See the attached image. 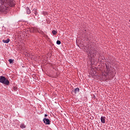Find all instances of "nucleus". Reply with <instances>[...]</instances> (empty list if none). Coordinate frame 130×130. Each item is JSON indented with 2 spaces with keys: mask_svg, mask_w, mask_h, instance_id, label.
Wrapping results in <instances>:
<instances>
[{
  "mask_svg": "<svg viewBox=\"0 0 130 130\" xmlns=\"http://www.w3.org/2000/svg\"><path fill=\"white\" fill-rule=\"evenodd\" d=\"M0 13H7L10 11L11 8H14L16 4L14 0H0Z\"/></svg>",
  "mask_w": 130,
  "mask_h": 130,
  "instance_id": "f257e3e1",
  "label": "nucleus"
},
{
  "mask_svg": "<svg viewBox=\"0 0 130 130\" xmlns=\"http://www.w3.org/2000/svg\"><path fill=\"white\" fill-rule=\"evenodd\" d=\"M96 53H97V51L93 50L92 49H88L87 50L88 56L90 59L94 57L96 55Z\"/></svg>",
  "mask_w": 130,
  "mask_h": 130,
  "instance_id": "f03ea898",
  "label": "nucleus"
},
{
  "mask_svg": "<svg viewBox=\"0 0 130 130\" xmlns=\"http://www.w3.org/2000/svg\"><path fill=\"white\" fill-rule=\"evenodd\" d=\"M106 70H105V74H104V76L107 78L111 75V72L110 71V68H111V67L108 64H106Z\"/></svg>",
  "mask_w": 130,
  "mask_h": 130,
  "instance_id": "7ed1b4c3",
  "label": "nucleus"
},
{
  "mask_svg": "<svg viewBox=\"0 0 130 130\" xmlns=\"http://www.w3.org/2000/svg\"><path fill=\"white\" fill-rule=\"evenodd\" d=\"M0 83H2L4 85H9L10 84V81L5 76L0 77Z\"/></svg>",
  "mask_w": 130,
  "mask_h": 130,
  "instance_id": "20e7f679",
  "label": "nucleus"
},
{
  "mask_svg": "<svg viewBox=\"0 0 130 130\" xmlns=\"http://www.w3.org/2000/svg\"><path fill=\"white\" fill-rule=\"evenodd\" d=\"M43 121H44V123H45V124H50V120H49V119L48 118H44Z\"/></svg>",
  "mask_w": 130,
  "mask_h": 130,
  "instance_id": "39448f33",
  "label": "nucleus"
},
{
  "mask_svg": "<svg viewBox=\"0 0 130 130\" xmlns=\"http://www.w3.org/2000/svg\"><path fill=\"white\" fill-rule=\"evenodd\" d=\"M101 121L102 123H105V116H102L101 117Z\"/></svg>",
  "mask_w": 130,
  "mask_h": 130,
  "instance_id": "423d86ee",
  "label": "nucleus"
},
{
  "mask_svg": "<svg viewBox=\"0 0 130 130\" xmlns=\"http://www.w3.org/2000/svg\"><path fill=\"white\" fill-rule=\"evenodd\" d=\"M26 10L27 14H28V15L31 14V10H30V8L29 7H26Z\"/></svg>",
  "mask_w": 130,
  "mask_h": 130,
  "instance_id": "0eeeda50",
  "label": "nucleus"
},
{
  "mask_svg": "<svg viewBox=\"0 0 130 130\" xmlns=\"http://www.w3.org/2000/svg\"><path fill=\"white\" fill-rule=\"evenodd\" d=\"M3 42L4 43H9L10 42V39H7V40H3Z\"/></svg>",
  "mask_w": 130,
  "mask_h": 130,
  "instance_id": "6e6552de",
  "label": "nucleus"
},
{
  "mask_svg": "<svg viewBox=\"0 0 130 130\" xmlns=\"http://www.w3.org/2000/svg\"><path fill=\"white\" fill-rule=\"evenodd\" d=\"M75 93L77 94V93H79L80 92V88H76L74 90Z\"/></svg>",
  "mask_w": 130,
  "mask_h": 130,
  "instance_id": "1a4fd4ad",
  "label": "nucleus"
},
{
  "mask_svg": "<svg viewBox=\"0 0 130 130\" xmlns=\"http://www.w3.org/2000/svg\"><path fill=\"white\" fill-rule=\"evenodd\" d=\"M20 127H21V128H26V125H25V124L24 123H21Z\"/></svg>",
  "mask_w": 130,
  "mask_h": 130,
  "instance_id": "9d476101",
  "label": "nucleus"
},
{
  "mask_svg": "<svg viewBox=\"0 0 130 130\" xmlns=\"http://www.w3.org/2000/svg\"><path fill=\"white\" fill-rule=\"evenodd\" d=\"M32 31L33 32H38V29L36 27H33Z\"/></svg>",
  "mask_w": 130,
  "mask_h": 130,
  "instance_id": "9b49d317",
  "label": "nucleus"
},
{
  "mask_svg": "<svg viewBox=\"0 0 130 130\" xmlns=\"http://www.w3.org/2000/svg\"><path fill=\"white\" fill-rule=\"evenodd\" d=\"M52 33L53 35H56V34H57V31H56V30H53L52 31Z\"/></svg>",
  "mask_w": 130,
  "mask_h": 130,
  "instance_id": "f8f14e48",
  "label": "nucleus"
},
{
  "mask_svg": "<svg viewBox=\"0 0 130 130\" xmlns=\"http://www.w3.org/2000/svg\"><path fill=\"white\" fill-rule=\"evenodd\" d=\"M8 61H9L10 63H13L14 62V59H9Z\"/></svg>",
  "mask_w": 130,
  "mask_h": 130,
  "instance_id": "ddd939ff",
  "label": "nucleus"
},
{
  "mask_svg": "<svg viewBox=\"0 0 130 130\" xmlns=\"http://www.w3.org/2000/svg\"><path fill=\"white\" fill-rule=\"evenodd\" d=\"M32 12H34V14L36 16H37V11H36V9H34L32 10Z\"/></svg>",
  "mask_w": 130,
  "mask_h": 130,
  "instance_id": "4468645a",
  "label": "nucleus"
},
{
  "mask_svg": "<svg viewBox=\"0 0 130 130\" xmlns=\"http://www.w3.org/2000/svg\"><path fill=\"white\" fill-rule=\"evenodd\" d=\"M61 43V42H60V41L59 40H57L56 41V44H57L58 45H60V44Z\"/></svg>",
  "mask_w": 130,
  "mask_h": 130,
  "instance_id": "2eb2a0df",
  "label": "nucleus"
},
{
  "mask_svg": "<svg viewBox=\"0 0 130 130\" xmlns=\"http://www.w3.org/2000/svg\"><path fill=\"white\" fill-rule=\"evenodd\" d=\"M48 115L47 114H45V118H46L47 117Z\"/></svg>",
  "mask_w": 130,
  "mask_h": 130,
  "instance_id": "dca6fc26",
  "label": "nucleus"
},
{
  "mask_svg": "<svg viewBox=\"0 0 130 130\" xmlns=\"http://www.w3.org/2000/svg\"><path fill=\"white\" fill-rule=\"evenodd\" d=\"M16 89H17V88H16V87H14V88H13L14 90H16Z\"/></svg>",
  "mask_w": 130,
  "mask_h": 130,
  "instance_id": "f3484780",
  "label": "nucleus"
},
{
  "mask_svg": "<svg viewBox=\"0 0 130 130\" xmlns=\"http://www.w3.org/2000/svg\"><path fill=\"white\" fill-rule=\"evenodd\" d=\"M129 21H130V20H129Z\"/></svg>",
  "mask_w": 130,
  "mask_h": 130,
  "instance_id": "a211bd4d",
  "label": "nucleus"
}]
</instances>
